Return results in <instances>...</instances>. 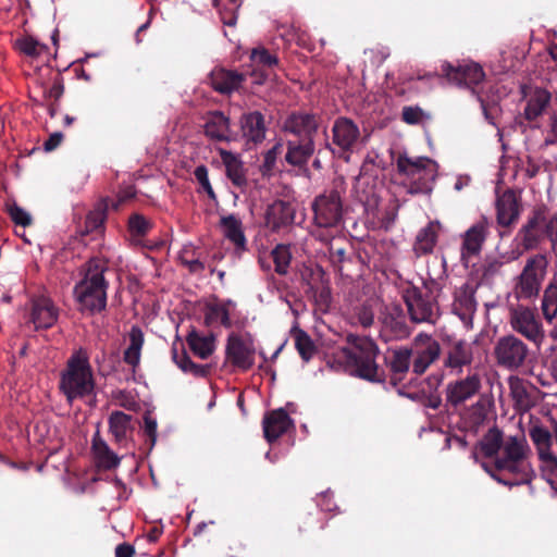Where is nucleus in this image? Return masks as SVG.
Here are the masks:
<instances>
[{
  "label": "nucleus",
  "mask_w": 557,
  "mask_h": 557,
  "mask_svg": "<svg viewBox=\"0 0 557 557\" xmlns=\"http://www.w3.org/2000/svg\"><path fill=\"white\" fill-rule=\"evenodd\" d=\"M412 356V349L407 347H400L398 349L393 350L389 357H384V361L392 374L391 383L394 386L398 385L409 371Z\"/></svg>",
  "instance_id": "obj_28"
},
{
  "label": "nucleus",
  "mask_w": 557,
  "mask_h": 557,
  "mask_svg": "<svg viewBox=\"0 0 557 557\" xmlns=\"http://www.w3.org/2000/svg\"><path fill=\"white\" fill-rule=\"evenodd\" d=\"M546 238L550 243V251L557 259V212L552 213L548 225H546Z\"/></svg>",
  "instance_id": "obj_56"
},
{
  "label": "nucleus",
  "mask_w": 557,
  "mask_h": 557,
  "mask_svg": "<svg viewBox=\"0 0 557 557\" xmlns=\"http://www.w3.org/2000/svg\"><path fill=\"white\" fill-rule=\"evenodd\" d=\"M186 342L193 354L201 359H207L214 350L213 336H203L196 329L188 332Z\"/></svg>",
  "instance_id": "obj_39"
},
{
  "label": "nucleus",
  "mask_w": 557,
  "mask_h": 557,
  "mask_svg": "<svg viewBox=\"0 0 557 557\" xmlns=\"http://www.w3.org/2000/svg\"><path fill=\"white\" fill-rule=\"evenodd\" d=\"M341 238L335 239L333 238L330 242L329 245V257L330 261L335 268V270L339 273L343 271V264L347 261H350V256L347 252V246H349L348 243H345V245H338V242Z\"/></svg>",
  "instance_id": "obj_46"
},
{
  "label": "nucleus",
  "mask_w": 557,
  "mask_h": 557,
  "mask_svg": "<svg viewBox=\"0 0 557 557\" xmlns=\"http://www.w3.org/2000/svg\"><path fill=\"white\" fill-rule=\"evenodd\" d=\"M510 391L516 405L521 408H528L530 405V395L525 388V386L517 380L516 382H510Z\"/></svg>",
  "instance_id": "obj_55"
},
{
  "label": "nucleus",
  "mask_w": 557,
  "mask_h": 557,
  "mask_svg": "<svg viewBox=\"0 0 557 557\" xmlns=\"http://www.w3.org/2000/svg\"><path fill=\"white\" fill-rule=\"evenodd\" d=\"M181 351H178L176 345L172 347V358L176 366L185 373H190L196 377H207L211 373V364H197L195 363L186 352L184 345L181 343Z\"/></svg>",
  "instance_id": "obj_35"
},
{
  "label": "nucleus",
  "mask_w": 557,
  "mask_h": 557,
  "mask_svg": "<svg viewBox=\"0 0 557 557\" xmlns=\"http://www.w3.org/2000/svg\"><path fill=\"white\" fill-rule=\"evenodd\" d=\"M136 197V190L133 186H128L121 190L117 195V199L111 202V207L114 210H119L121 205L134 199Z\"/></svg>",
  "instance_id": "obj_60"
},
{
  "label": "nucleus",
  "mask_w": 557,
  "mask_h": 557,
  "mask_svg": "<svg viewBox=\"0 0 557 557\" xmlns=\"http://www.w3.org/2000/svg\"><path fill=\"white\" fill-rule=\"evenodd\" d=\"M42 87V98L45 102H59L64 94V83L63 77L60 73H55L52 77V86L47 87L44 83Z\"/></svg>",
  "instance_id": "obj_48"
},
{
  "label": "nucleus",
  "mask_w": 557,
  "mask_h": 557,
  "mask_svg": "<svg viewBox=\"0 0 557 557\" xmlns=\"http://www.w3.org/2000/svg\"><path fill=\"white\" fill-rule=\"evenodd\" d=\"M397 172L405 176L404 183L409 195H430L437 174V163L428 157L410 158L406 152L398 153Z\"/></svg>",
  "instance_id": "obj_4"
},
{
  "label": "nucleus",
  "mask_w": 557,
  "mask_h": 557,
  "mask_svg": "<svg viewBox=\"0 0 557 557\" xmlns=\"http://www.w3.org/2000/svg\"><path fill=\"white\" fill-rule=\"evenodd\" d=\"M442 72L449 82H453L458 86H466L472 89L482 83L485 77L482 66L474 62L463 63L457 66H454L450 63H445L442 65Z\"/></svg>",
  "instance_id": "obj_17"
},
{
  "label": "nucleus",
  "mask_w": 557,
  "mask_h": 557,
  "mask_svg": "<svg viewBox=\"0 0 557 557\" xmlns=\"http://www.w3.org/2000/svg\"><path fill=\"white\" fill-rule=\"evenodd\" d=\"M108 262L102 258H91L82 268V278L74 286V298L77 310L88 315L101 313L107 308L109 282L106 272Z\"/></svg>",
  "instance_id": "obj_2"
},
{
  "label": "nucleus",
  "mask_w": 557,
  "mask_h": 557,
  "mask_svg": "<svg viewBox=\"0 0 557 557\" xmlns=\"http://www.w3.org/2000/svg\"><path fill=\"white\" fill-rule=\"evenodd\" d=\"M15 45L22 53L28 57H37L41 53L44 48H46L44 45H40L33 37H23L21 39H17Z\"/></svg>",
  "instance_id": "obj_53"
},
{
  "label": "nucleus",
  "mask_w": 557,
  "mask_h": 557,
  "mask_svg": "<svg viewBox=\"0 0 557 557\" xmlns=\"http://www.w3.org/2000/svg\"><path fill=\"white\" fill-rule=\"evenodd\" d=\"M290 334L295 341V348L304 362H309L317 354V346L309 334L295 325L290 330Z\"/></svg>",
  "instance_id": "obj_41"
},
{
  "label": "nucleus",
  "mask_w": 557,
  "mask_h": 557,
  "mask_svg": "<svg viewBox=\"0 0 557 557\" xmlns=\"http://www.w3.org/2000/svg\"><path fill=\"white\" fill-rule=\"evenodd\" d=\"M529 447L524 436H508L494 460L496 471L528 475L527 453Z\"/></svg>",
  "instance_id": "obj_5"
},
{
  "label": "nucleus",
  "mask_w": 557,
  "mask_h": 557,
  "mask_svg": "<svg viewBox=\"0 0 557 557\" xmlns=\"http://www.w3.org/2000/svg\"><path fill=\"white\" fill-rule=\"evenodd\" d=\"M423 111L419 107H404L401 119L405 123L414 125L422 121Z\"/></svg>",
  "instance_id": "obj_59"
},
{
  "label": "nucleus",
  "mask_w": 557,
  "mask_h": 557,
  "mask_svg": "<svg viewBox=\"0 0 557 557\" xmlns=\"http://www.w3.org/2000/svg\"><path fill=\"white\" fill-rule=\"evenodd\" d=\"M550 218L552 214L545 205L534 207L516 235L518 247L523 251L537 249L546 238V225Z\"/></svg>",
  "instance_id": "obj_6"
},
{
  "label": "nucleus",
  "mask_w": 557,
  "mask_h": 557,
  "mask_svg": "<svg viewBox=\"0 0 557 557\" xmlns=\"http://www.w3.org/2000/svg\"><path fill=\"white\" fill-rule=\"evenodd\" d=\"M383 326L389 330L393 336L401 338L409 335L403 309L399 306L392 307L382 318Z\"/></svg>",
  "instance_id": "obj_37"
},
{
  "label": "nucleus",
  "mask_w": 557,
  "mask_h": 557,
  "mask_svg": "<svg viewBox=\"0 0 557 557\" xmlns=\"http://www.w3.org/2000/svg\"><path fill=\"white\" fill-rule=\"evenodd\" d=\"M91 449L98 468L112 470L119 467L121 458L100 437L99 432L92 438Z\"/></svg>",
  "instance_id": "obj_33"
},
{
  "label": "nucleus",
  "mask_w": 557,
  "mask_h": 557,
  "mask_svg": "<svg viewBox=\"0 0 557 557\" xmlns=\"http://www.w3.org/2000/svg\"><path fill=\"white\" fill-rule=\"evenodd\" d=\"M274 271L278 275H286L292 262V252L289 245L277 244L271 251Z\"/></svg>",
  "instance_id": "obj_45"
},
{
  "label": "nucleus",
  "mask_w": 557,
  "mask_h": 557,
  "mask_svg": "<svg viewBox=\"0 0 557 557\" xmlns=\"http://www.w3.org/2000/svg\"><path fill=\"white\" fill-rule=\"evenodd\" d=\"M7 211H8L9 216L11 218V220L16 225H21L23 227H27V226L32 225L33 219H32L30 214L25 209H23L22 207L16 205L15 202L12 205H9Z\"/></svg>",
  "instance_id": "obj_52"
},
{
  "label": "nucleus",
  "mask_w": 557,
  "mask_h": 557,
  "mask_svg": "<svg viewBox=\"0 0 557 557\" xmlns=\"http://www.w3.org/2000/svg\"><path fill=\"white\" fill-rule=\"evenodd\" d=\"M109 207V199L104 198L98 201L94 209L88 212L85 219V232L87 234L103 232Z\"/></svg>",
  "instance_id": "obj_40"
},
{
  "label": "nucleus",
  "mask_w": 557,
  "mask_h": 557,
  "mask_svg": "<svg viewBox=\"0 0 557 557\" xmlns=\"http://www.w3.org/2000/svg\"><path fill=\"white\" fill-rule=\"evenodd\" d=\"M552 100V95L544 88H535L529 96L523 115L529 121H535L541 116Z\"/></svg>",
  "instance_id": "obj_36"
},
{
  "label": "nucleus",
  "mask_w": 557,
  "mask_h": 557,
  "mask_svg": "<svg viewBox=\"0 0 557 557\" xmlns=\"http://www.w3.org/2000/svg\"><path fill=\"white\" fill-rule=\"evenodd\" d=\"M246 82V75L236 71L222 66L214 67L209 74V83L211 87L221 95H231L239 90Z\"/></svg>",
  "instance_id": "obj_22"
},
{
  "label": "nucleus",
  "mask_w": 557,
  "mask_h": 557,
  "mask_svg": "<svg viewBox=\"0 0 557 557\" xmlns=\"http://www.w3.org/2000/svg\"><path fill=\"white\" fill-rule=\"evenodd\" d=\"M321 116L310 112H293L285 122L284 129L299 138H312L320 126Z\"/></svg>",
  "instance_id": "obj_20"
},
{
  "label": "nucleus",
  "mask_w": 557,
  "mask_h": 557,
  "mask_svg": "<svg viewBox=\"0 0 557 557\" xmlns=\"http://www.w3.org/2000/svg\"><path fill=\"white\" fill-rule=\"evenodd\" d=\"M220 226L223 231V235L234 246L237 252L245 251L247 249V239L244 233L242 221L234 214L222 216L220 220Z\"/></svg>",
  "instance_id": "obj_32"
},
{
  "label": "nucleus",
  "mask_w": 557,
  "mask_h": 557,
  "mask_svg": "<svg viewBox=\"0 0 557 557\" xmlns=\"http://www.w3.org/2000/svg\"><path fill=\"white\" fill-rule=\"evenodd\" d=\"M359 126L349 117H337L332 126V144L337 148L338 157L349 160L360 140Z\"/></svg>",
  "instance_id": "obj_12"
},
{
  "label": "nucleus",
  "mask_w": 557,
  "mask_h": 557,
  "mask_svg": "<svg viewBox=\"0 0 557 557\" xmlns=\"http://www.w3.org/2000/svg\"><path fill=\"white\" fill-rule=\"evenodd\" d=\"M108 424L109 432L113 435L114 442L119 445H126L133 431L132 416L123 411H113L109 416Z\"/></svg>",
  "instance_id": "obj_34"
},
{
  "label": "nucleus",
  "mask_w": 557,
  "mask_h": 557,
  "mask_svg": "<svg viewBox=\"0 0 557 557\" xmlns=\"http://www.w3.org/2000/svg\"><path fill=\"white\" fill-rule=\"evenodd\" d=\"M504 440V434L497 426L491 428L479 443L481 453L486 458L495 459L497 454H499Z\"/></svg>",
  "instance_id": "obj_42"
},
{
  "label": "nucleus",
  "mask_w": 557,
  "mask_h": 557,
  "mask_svg": "<svg viewBox=\"0 0 557 557\" xmlns=\"http://www.w3.org/2000/svg\"><path fill=\"white\" fill-rule=\"evenodd\" d=\"M58 317L59 310L50 298L39 296L33 299L30 320L36 330H48L52 327Z\"/></svg>",
  "instance_id": "obj_25"
},
{
  "label": "nucleus",
  "mask_w": 557,
  "mask_h": 557,
  "mask_svg": "<svg viewBox=\"0 0 557 557\" xmlns=\"http://www.w3.org/2000/svg\"><path fill=\"white\" fill-rule=\"evenodd\" d=\"M203 134L207 138L216 143H230L236 139L237 134L231 129V120L224 112L213 110L203 117Z\"/></svg>",
  "instance_id": "obj_19"
},
{
  "label": "nucleus",
  "mask_w": 557,
  "mask_h": 557,
  "mask_svg": "<svg viewBox=\"0 0 557 557\" xmlns=\"http://www.w3.org/2000/svg\"><path fill=\"white\" fill-rule=\"evenodd\" d=\"M242 137L247 144L258 145L265 139L267 125L260 111L244 112L238 121Z\"/></svg>",
  "instance_id": "obj_23"
},
{
  "label": "nucleus",
  "mask_w": 557,
  "mask_h": 557,
  "mask_svg": "<svg viewBox=\"0 0 557 557\" xmlns=\"http://www.w3.org/2000/svg\"><path fill=\"white\" fill-rule=\"evenodd\" d=\"M519 203L516 194L508 189L504 191L496 200V218L500 226H510L519 218Z\"/></svg>",
  "instance_id": "obj_29"
},
{
  "label": "nucleus",
  "mask_w": 557,
  "mask_h": 557,
  "mask_svg": "<svg viewBox=\"0 0 557 557\" xmlns=\"http://www.w3.org/2000/svg\"><path fill=\"white\" fill-rule=\"evenodd\" d=\"M479 101L481 103V108H482V111H483V114H484V117L485 120L496 126V119L499 114V107L497 103L493 102V103H490V102H486L483 98L479 97Z\"/></svg>",
  "instance_id": "obj_58"
},
{
  "label": "nucleus",
  "mask_w": 557,
  "mask_h": 557,
  "mask_svg": "<svg viewBox=\"0 0 557 557\" xmlns=\"http://www.w3.org/2000/svg\"><path fill=\"white\" fill-rule=\"evenodd\" d=\"M135 548L128 543H121L115 547V557H134Z\"/></svg>",
  "instance_id": "obj_64"
},
{
  "label": "nucleus",
  "mask_w": 557,
  "mask_h": 557,
  "mask_svg": "<svg viewBox=\"0 0 557 557\" xmlns=\"http://www.w3.org/2000/svg\"><path fill=\"white\" fill-rule=\"evenodd\" d=\"M294 426L285 409L278 408L267 412L262 420L264 438L272 444Z\"/></svg>",
  "instance_id": "obj_24"
},
{
  "label": "nucleus",
  "mask_w": 557,
  "mask_h": 557,
  "mask_svg": "<svg viewBox=\"0 0 557 557\" xmlns=\"http://www.w3.org/2000/svg\"><path fill=\"white\" fill-rule=\"evenodd\" d=\"M226 359L243 372L250 370L255 364L256 348L250 338L232 333L227 337L225 347Z\"/></svg>",
  "instance_id": "obj_14"
},
{
  "label": "nucleus",
  "mask_w": 557,
  "mask_h": 557,
  "mask_svg": "<svg viewBox=\"0 0 557 557\" xmlns=\"http://www.w3.org/2000/svg\"><path fill=\"white\" fill-rule=\"evenodd\" d=\"M194 175H195V178L197 180V182L199 183V185L202 187V189L208 195V197L211 200L216 201V194L213 190L211 183L209 181L207 166L203 164L198 165L194 171Z\"/></svg>",
  "instance_id": "obj_54"
},
{
  "label": "nucleus",
  "mask_w": 557,
  "mask_h": 557,
  "mask_svg": "<svg viewBox=\"0 0 557 557\" xmlns=\"http://www.w3.org/2000/svg\"><path fill=\"white\" fill-rule=\"evenodd\" d=\"M414 358L412 370L417 375L423 374L441 356V345L428 334H419L414 338Z\"/></svg>",
  "instance_id": "obj_16"
},
{
  "label": "nucleus",
  "mask_w": 557,
  "mask_h": 557,
  "mask_svg": "<svg viewBox=\"0 0 557 557\" xmlns=\"http://www.w3.org/2000/svg\"><path fill=\"white\" fill-rule=\"evenodd\" d=\"M323 271L321 268H318L317 271H313L312 269H306V271L301 274L302 281H305L309 287L310 290H315L314 284L311 282L314 280V276L317 275L319 278L323 277Z\"/></svg>",
  "instance_id": "obj_63"
},
{
  "label": "nucleus",
  "mask_w": 557,
  "mask_h": 557,
  "mask_svg": "<svg viewBox=\"0 0 557 557\" xmlns=\"http://www.w3.org/2000/svg\"><path fill=\"white\" fill-rule=\"evenodd\" d=\"M313 221L320 227L337 226L343 219V202L338 190L317 196L312 202Z\"/></svg>",
  "instance_id": "obj_9"
},
{
  "label": "nucleus",
  "mask_w": 557,
  "mask_h": 557,
  "mask_svg": "<svg viewBox=\"0 0 557 557\" xmlns=\"http://www.w3.org/2000/svg\"><path fill=\"white\" fill-rule=\"evenodd\" d=\"M347 343L351 347H339L327 356V366L372 383H384L386 372L376 362L380 355L376 343L367 336L355 334L347 335Z\"/></svg>",
  "instance_id": "obj_1"
},
{
  "label": "nucleus",
  "mask_w": 557,
  "mask_h": 557,
  "mask_svg": "<svg viewBox=\"0 0 557 557\" xmlns=\"http://www.w3.org/2000/svg\"><path fill=\"white\" fill-rule=\"evenodd\" d=\"M546 267L547 260L543 255H535L527 260L515 287V295L518 299H531L539 295Z\"/></svg>",
  "instance_id": "obj_8"
},
{
  "label": "nucleus",
  "mask_w": 557,
  "mask_h": 557,
  "mask_svg": "<svg viewBox=\"0 0 557 557\" xmlns=\"http://www.w3.org/2000/svg\"><path fill=\"white\" fill-rule=\"evenodd\" d=\"M544 318L552 322L557 317V283H550L544 290L542 299Z\"/></svg>",
  "instance_id": "obj_47"
},
{
  "label": "nucleus",
  "mask_w": 557,
  "mask_h": 557,
  "mask_svg": "<svg viewBox=\"0 0 557 557\" xmlns=\"http://www.w3.org/2000/svg\"><path fill=\"white\" fill-rule=\"evenodd\" d=\"M218 152L221 157V161L225 166V175L232 182V184L238 188H244L247 186V176L246 169L244 166V162L240 160L239 156L223 149L219 148Z\"/></svg>",
  "instance_id": "obj_30"
},
{
  "label": "nucleus",
  "mask_w": 557,
  "mask_h": 557,
  "mask_svg": "<svg viewBox=\"0 0 557 557\" xmlns=\"http://www.w3.org/2000/svg\"><path fill=\"white\" fill-rule=\"evenodd\" d=\"M157 421L153 419L150 413L144 414V432L150 442L149 449H152L157 442Z\"/></svg>",
  "instance_id": "obj_57"
},
{
  "label": "nucleus",
  "mask_w": 557,
  "mask_h": 557,
  "mask_svg": "<svg viewBox=\"0 0 557 557\" xmlns=\"http://www.w3.org/2000/svg\"><path fill=\"white\" fill-rule=\"evenodd\" d=\"M152 228V223L140 213L128 218V231L133 237H144Z\"/></svg>",
  "instance_id": "obj_49"
},
{
  "label": "nucleus",
  "mask_w": 557,
  "mask_h": 557,
  "mask_svg": "<svg viewBox=\"0 0 557 557\" xmlns=\"http://www.w3.org/2000/svg\"><path fill=\"white\" fill-rule=\"evenodd\" d=\"M509 315L510 325L517 333L532 342L542 338L541 322L534 309L523 305L510 306Z\"/></svg>",
  "instance_id": "obj_13"
},
{
  "label": "nucleus",
  "mask_w": 557,
  "mask_h": 557,
  "mask_svg": "<svg viewBox=\"0 0 557 557\" xmlns=\"http://www.w3.org/2000/svg\"><path fill=\"white\" fill-rule=\"evenodd\" d=\"M355 318L357 322L364 329H368L374 323V311L372 305L368 301L361 304L355 309Z\"/></svg>",
  "instance_id": "obj_51"
},
{
  "label": "nucleus",
  "mask_w": 557,
  "mask_h": 557,
  "mask_svg": "<svg viewBox=\"0 0 557 557\" xmlns=\"http://www.w3.org/2000/svg\"><path fill=\"white\" fill-rule=\"evenodd\" d=\"M493 354L499 367L516 370L524 363L529 349L520 338L506 335L497 339Z\"/></svg>",
  "instance_id": "obj_10"
},
{
  "label": "nucleus",
  "mask_w": 557,
  "mask_h": 557,
  "mask_svg": "<svg viewBox=\"0 0 557 557\" xmlns=\"http://www.w3.org/2000/svg\"><path fill=\"white\" fill-rule=\"evenodd\" d=\"M231 306H234L232 300H226L222 304H208L205 311V324L211 326L220 321L221 325L224 327H232L233 323L230 314Z\"/></svg>",
  "instance_id": "obj_38"
},
{
  "label": "nucleus",
  "mask_w": 557,
  "mask_h": 557,
  "mask_svg": "<svg viewBox=\"0 0 557 557\" xmlns=\"http://www.w3.org/2000/svg\"><path fill=\"white\" fill-rule=\"evenodd\" d=\"M181 256L182 263L188 268L191 273H201L205 270V263L199 259H189L185 255Z\"/></svg>",
  "instance_id": "obj_61"
},
{
  "label": "nucleus",
  "mask_w": 557,
  "mask_h": 557,
  "mask_svg": "<svg viewBox=\"0 0 557 557\" xmlns=\"http://www.w3.org/2000/svg\"><path fill=\"white\" fill-rule=\"evenodd\" d=\"M143 345L144 333L139 326L134 325L129 332V345L123 356L124 361L134 369L139 364Z\"/></svg>",
  "instance_id": "obj_43"
},
{
  "label": "nucleus",
  "mask_w": 557,
  "mask_h": 557,
  "mask_svg": "<svg viewBox=\"0 0 557 557\" xmlns=\"http://www.w3.org/2000/svg\"><path fill=\"white\" fill-rule=\"evenodd\" d=\"M529 435L535 445L544 475L557 479V455L552 449L554 433L542 425H534L529 430Z\"/></svg>",
  "instance_id": "obj_11"
},
{
  "label": "nucleus",
  "mask_w": 557,
  "mask_h": 557,
  "mask_svg": "<svg viewBox=\"0 0 557 557\" xmlns=\"http://www.w3.org/2000/svg\"><path fill=\"white\" fill-rule=\"evenodd\" d=\"M473 361V345L465 339L449 341L445 347L444 366L450 370L462 372Z\"/></svg>",
  "instance_id": "obj_21"
},
{
  "label": "nucleus",
  "mask_w": 557,
  "mask_h": 557,
  "mask_svg": "<svg viewBox=\"0 0 557 557\" xmlns=\"http://www.w3.org/2000/svg\"><path fill=\"white\" fill-rule=\"evenodd\" d=\"M296 215L295 206L285 200H275L269 205L264 212V225L272 233H278L294 224Z\"/></svg>",
  "instance_id": "obj_18"
},
{
  "label": "nucleus",
  "mask_w": 557,
  "mask_h": 557,
  "mask_svg": "<svg viewBox=\"0 0 557 557\" xmlns=\"http://www.w3.org/2000/svg\"><path fill=\"white\" fill-rule=\"evenodd\" d=\"M95 382L87 350L79 348L66 363L60 379V389L69 404L94 392Z\"/></svg>",
  "instance_id": "obj_3"
},
{
  "label": "nucleus",
  "mask_w": 557,
  "mask_h": 557,
  "mask_svg": "<svg viewBox=\"0 0 557 557\" xmlns=\"http://www.w3.org/2000/svg\"><path fill=\"white\" fill-rule=\"evenodd\" d=\"M437 233L432 223L428 224L425 227L421 228L416 237V242L413 244L414 253L420 256H425L433 252V249L436 245Z\"/></svg>",
  "instance_id": "obj_44"
},
{
  "label": "nucleus",
  "mask_w": 557,
  "mask_h": 557,
  "mask_svg": "<svg viewBox=\"0 0 557 557\" xmlns=\"http://www.w3.org/2000/svg\"><path fill=\"white\" fill-rule=\"evenodd\" d=\"M474 288L470 284H463L455 292L454 298V312L462 320L466 321L476 311V300L474 297Z\"/></svg>",
  "instance_id": "obj_31"
},
{
  "label": "nucleus",
  "mask_w": 557,
  "mask_h": 557,
  "mask_svg": "<svg viewBox=\"0 0 557 557\" xmlns=\"http://www.w3.org/2000/svg\"><path fill=\"white\" fill-rule=\"evenodd\" d=\"M250 59L256 65L262 66L264 70H271L278 63L277 57L270 53L269 50L263 47L253 49Z\"/></svg>",
  "instance_id": "obj_50"
},
{
  "label": "nucleus",
  "mask_w": 557,
  "mask_h": 557,
  "mask_svg": "<svg viewBox=\"0 0 557 557\" xmlns=\"http://www.w3.org/2000/svg\"><path fill=\"white\" fill-rule=\"evenodd\" d=\"M481 387V377L478 373H472L463 379L450 382L446 387V403L454 408H458L475 396Z\"/></svg>",
  "instance_id": "obj_15"
},
{
  "label": "nucleus",
  "mask_w": 557,
  "mask_h": 557,
  "mask_svg": "<svg viewBox=\"0 0 557 557\" xmlns=\"http://www.w3.org/2000/svg\"><path fill=\"white\" fill-rule=\"evenodd\" d=\"M490 225L491 222L488 219L486 216H481V219L466 232L461 249L462 258L480 253L488 235Z\"/></svg>",
  "instance_id": "obj_26"
},
{
  "label": "nucleus",
  "mask_w": 557,
  "mask_h": 557,
  "mask_svg": "<svg viewBox=\"0 0 557 557\" xmlns=\"http://www.w3.org/2000/svg\"><path fill=\"white\" fill-rule=\"evenodd\" d=\"M423 294L431 298L434 297L437 300L438 293L441 292V285L434 278H429L423 282Z\"/></svg>",
  "instance_id": "obj_62"
},
{
  "label": "nucleus",
  "mask_w": 557,
  "mask_h": 557,
  "mask_svg": "<svg viewBox=\"0 0 557 557\" xmlns=\"http://www.w3.org/2000/svg\"><path fill=\"white\" fill-rule=\"evenodd\" d=\"M403 299L411 322L435 324L440 318V308L434 297H426L423 290L410 285L403 290Z\"/></svg>",
  "instance_id": "obj_7"
},
{
  "label": "nucleus",
  "mask_w": 557,
  "mask_h": 557,
  "mask_svg": "<svg viewBox=\"0 0 557 557\" xmlns=\"http://www.w3.org/2000/svg\"><path fill=\"white\" fill-rule=\"evenodd\" d=\"M285 161L293 165L302 168L307 165L309 159L315 150L314 139L312 138H298L290 139L286 143Z\"/></svg>",
  "instance_id": "obj_27"
}]
</instances>
